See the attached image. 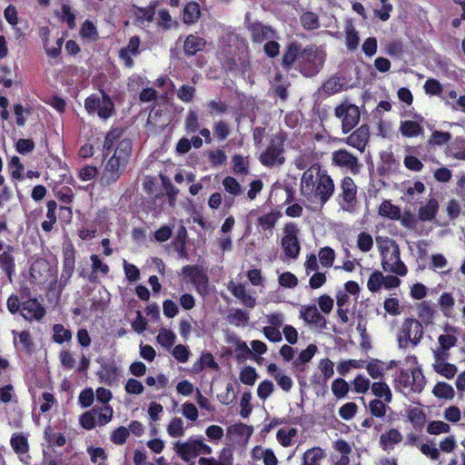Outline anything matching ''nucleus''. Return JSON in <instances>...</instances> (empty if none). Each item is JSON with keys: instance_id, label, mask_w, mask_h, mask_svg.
<instances>
[{"instance_id": "f257e3e1", "label": "nucleus", "mask_w": 465, "mask_h": 465, "mask_svg": "<svg viewBox=\"0 0 465 465\" xmlns=\"http://www.w3.org/2000/svg\"><path fill=\"white\" fill-rule=\"evenodd\" d=\"M300 190L307 202L316 205L314 208H322L333 195L335 185L331 176L321 170L320 165L313 164L303 173Z\"/></svg>"}, {"instance_id": "f03ea898", "label": "nucleus", "mask_w": 465, "mask_h": 465, "mask_svg": "<svg viewBox=\"0 0 465 465\" xmlns=\"http://www.w3.org/2000/svg\"><path fill=\"white\" fill-rule=\"evenodd\" d=\"M376 242L381 252L382 270L401 277L405 276L408 269L401 259L400 247L396 242L389 237L378 236Z\"/></svg>"}, {"instance_id": "7ed1b4c3", "label": "nucleus", "mask_w": 465, "mask_h": 465, "mask_svg": "<svg viewBox=\"0 0 465 465\" xmlns=\"http://www.w3.org/2000/svg\"><path fill=\"white\" fill-rule=\"evenodd\" d=\"M326 53L322 47L308 45L299 55V71L305 76L317 74L323 67Z\"/></svg>"}, {"instance_id": "20e7f679", "label": "nucleus", "mask_w": 465, "mask_h": 465, "mask_svg": "<svg viewBox=\"0 0 465 465\" xmlns=\"http://www.w3.org/2000/svg\"><path fill=\"white\" fill-rule=\"evenodd\" d=\"M394 381L395 389L405 396L421 392L425 385L424 376L420 370H412L411 372L401 371Z\"/></svg>"}, {"instance_id": "39448f33", "label": "nucleus", "mask_w": 465, "mask_h": 465, "mask_svg": "<svg viewBox=\"0 0 465 465\" xmlns=\"http://www.w3.org/2000/svg\"><path fill=\"white\" fill-rule=\"evenodd\" d=\"M173 450L184 461L195 459L201 454L210 455L212 448L205 444L202 438L190 437L185 441H176L173 444Z\"/></svg>"}, {"instance_id": "423d86ee", "label": "nucleus", "mask_w": 465, "mask_h": 465, "mask_svg": "<svg viewBox=\"0 0 465 465\" xmlns=\"http://www.w3.org/2000/svg\"><path fill=\"white\" fill-rule=\"evenodd\" d=\"M84 107L88 114H97L101 119L106 120L111 117L114 112V105L109 95L102 93L92 94L85 99Z\"/></svg>"}, {"instance_id": "0eeeda50", "label": "nucleus", "mask_w": 465, "mask_h": 465, "mask_svg": "<svg viewBox=\"0 0 465 465\" xmlns=\"http://www.w3.org/2000/svg\"><path fill=\"white\" fill-rule=\"evenodd\" d=\"M300 229L294 223H287L282 229L281 246L286 257L296 259L301 251V243L298 239Z\"/></svg>"}, {"instance_id": "6e6552de", "label": "nucleus", "mask_w": 465, "mask_h": 465, "mask_svg": "<svg viewBox=\"0 0 465 465\" xmlns=\"http://www.w3.org/2000/svg\"><path fill=\"white\" fill-rule=\"evenodd\" d=\"M423 337V327L420 321L408 318L401 326L398 336L399 345L401 348L408 346L409 342L416 346Z\"/></svg>"}, {"instance_id": "1a4fd4ad", "label": "nucleus", "mask_w": 465, "mask_h": 465, "mask_svg": "<svg viewBox=\"0 0 465 465\" xmlns=\"http://www.w3.org/2000/svg\"><path fill=\"white\" fill-rule=\"evenodd\" d=\"M284 140L282 136H274L271 139L270 143L260 156L261 163L268 167L273 165H282L285 162L283 153Z\"/></svg>"}, {"instance_id": "9d476101", "label": "nucleus", "mask_w": 465, "mask_h": 465, "mask_svg": "<svg viewBox=\"0 0 465 465\" xmlns=\"http://www.w3.org/2000/svg\"><path fill=\"white\" fill-rule=\"evenodd\" d=\"M341 193L339 203L341 209L347 213H353L357 204V186L351 177H344L340 184Z\"/></svg>"}, {"instance_id": "9b49d317", "label": "nucleus", "mask_w": 465, "mask_h": 465, "mask_svg": "<svg viewBox=\"0 0 465 465\" xmlns=\"http://www.w3.org/2000/svg\"><path fill=\"white\" fill-rule=\"evenodd\" d=\"M335 115L341 120L343 133H349L360 121V110L355 104L342 103L335 109Z\"/></svg>"}, {"instance_id": "f8f14e48", "label": "nucleus", "mask_w": 465, "mask_h": 465, "mask_svg": "<svg viewBox=\"0 0 465 465\" xmlns=\"http://www.w3.org/2000/svg\"><path fill=\"white\" fill-rule=\"evenodd\" d=\"M182 273L189 278L199 294L204 295L208 292V276L199 266L186 265L183 267Z\"/></svg>"}, {"instance_id": "ddd939ff", "label": "nucleus", "mask_w": 465, "mask_h": 465, "mask_svg": "<svg viewBox=\"0 0 465 465\" xmlns=\"http://www.w3.org/2000/svg\"><path fill=\"white\" fill-rule=\"evenodd\" d=\"M331 161L334 165L345 169L352 174L359 173L361 167L358 158L346 149L334 151L331 154Z\"/></svg>"}, {"instance_id": "4468645a", "label": "nucleus", "mask_w": 465, "mask_h": 465, "mask_svg": "<svg viewBox=\"0 0 465 465\" xmlns=\"http://www.w3.org/2000/svg\"><path fill=\"white\" fill-rule=\"evenodd\" d=\"M125 167L126 163L116 159V157H110L103 170L100 177V183L104 186H108L115 183L121 177Z\"/></svg>"}, {"instance_id": "2eb2a0df", "label": "nucleus", "mask_w": 465, "mask_h": 465, "mask_svg": "<svg viewBox=\"0 0 465 465\" xmlns=\"http://www.w3.org/2000/svg\"><path fill=\"white\" fill-rule=\"evenodd\" d=\"M227 290L246 308L253 309L256 304V297L247 289L245 284L231 280L226 284Z\"/></svg>"}, {"instance_id": "dca6fc26", "label": "nucleus", "mask_w": 465, "mask_h": 465, "mask_svg": "<svg viewBox=\"0 0 465 465\" xmlns=\"http://www.w3.org/2000/svg\"><path fill=\"white\" fill-rule=\"evenodd\" d=\"M300 318L308 324H313L320 329H326V319L320 313L315 305H303L300 310Z\"/></svg>"}, {"instance_id": "f3484780", "label": "nucleus", "mask_w": 465, "mask_h": 465, "mask_svg": "<svg viewBox=\"0 0 465 465\" xmlns=\"http://www.w3.org/2000/svg\"><path fill=\"white\" fill-rule=\"evenodd\" d=\"M21 314L27 321H40L45 315V309L35 299H29L21 304Z\"/></svg>"}, {"instance_id": "a211bd4d", "label": "nucleus", "mask_w": 465, "mask_h": 465, "mask_svg": "<svg viewBox=\"0 0 465 465\" xmlns=\"http://www.w3.org/2000/svg\"><path fill=\"white\" fill-rule=\"evenodd\" d=\"M370 131L367 125H361L358 129H356L353 133H351L345 140V143L358 149L361 153H362L365 149V146L369 141Z\"/></svg>"}, {"instance_id": "6ab92c4d", "label": "nucleus", "mask_w": 465, "mask_h": 465, "mask_svg": "<svg viewBox=\"0 0 465 465\" xmlns=\"http://www.w3.org/2000/svg\"><path fill=\"white\" fill-rule=\"evenodd\" d=\"M64 262L63 271L61 273L60 282L66 285L69 282L74 271L75 263V252L73 247H66L64 249Z\"/></svg>"}, {"instance_id": "aec40b11", "label": "nucleus", "mask_w": 465, "mask_h": 465, "mask_svg": "<svg viewBox=\"0 0 465 465\" xmlns=\"http://www.w3.org/2000/svg\"><path fill=\"white\" fill-rule=\"evenodd\" d=\"M252 38L255 43H262L274 39L276 32L270 26L262 23H253L249 26Z\"/></svg>"}, {"instance_id": "412c9836", "label": "nucleus", "mask_w": 465, "mask_h": 465, "mask_svg": "<svg viewBox=\"0 0 465 465\" xmlns=\"http://www.w3.org/2000/svg\"><path fill=\"white\" fill-rule=\"evenodd\" d=\"M443 330L444 333L438 337L439 347L450 350L454 347L458 341L457 334H459V329L450 324H446Z\"/></svg>"}, {"instance_id": "4be33fe9", "label": "nucleus", "mask_w": 465, "mask_h": 465, "mask_svg": "<svg viewBox=\"0 0 465 465\" xmlns=\"http://www.w3.org/2000/svg\"><path fill=\"white\" fill-rule=\"evenodd\" d=\"M252 458L254 460H262L263 465H278L279 461L272 449L255 446L252 450Z\"/></svg>"}, {"instance_id": "5701e85b", "label": "nucleus", "mask_w": 465, "mask_h": 465, "mask_svg": "<svg viewBox=\"0 0 465 465\" xmlns=\"http://www.w3.org/2000/svg\"><path fill=\"white\" fill-rule=\"evenodd\" d=\"M402 434L396 429H391L380 437V445L385 451H389L402 440Z\"/></svg>"}, {"instance_id": "b1692460", "label": "nucleus", "mask_w": 465, "mask_h": 465, "mask_svg": "<svg viewBox=\"0 0 465 465\" xmlns=\"http://www.w3.org/2000/svg\"><path fill=\"white\" fill-rule=\"evenodd\" d=\"M416 309L417 316L419 318L418 321H420L421 324L428 326L432 323L436 311L430 302L423 301L417 304Z\"/></svg>"}, {"instance_id": "393cba45", "label": "nucleus", "mask_w": 465, "mask_h": 465, "mask_svg": "<svg viewBox=\"0 0 465 465\" xmlns=\"http://www.w3.org/2000/svg\"><path fill=\"white\" fill-rule=\"evenodd\" d=\"M233 457L231 450L223 449L218 459L202 457L198 460L199 465H232Z\"/></svg>"}, {"instance_id": "a878e982", "label": "nucleus", "mask_w": 465, "mask_h": 465, "mask_svg": "<svg viewBox=\"0 0 465 465\" xmlns=\"http://www.w3.org/2000/svg\"><path fill=\"white\" fill-rule=\"evenodd\" d=\"M94 420L99 426L107 424L113 416V408L109 405H103L101 407L95 405L89 411Z\"/></svg>"}, {"instance_id": "bb28decb", "label": "nucleus", "mask_w": 465, "mask_h": 465, "mask_svg": "<svg viewBox=\"0 0 465 465\" xmlns=\"http://www.w3.org/2000/svg\"><path fill=\"white\" fill-rule=\"evenodd\" d=\"M399 130L402 136L411 138L417 137L423 134V127L415 121L406 120L401 121L400 124Z\"/></svg>"}, {"instance_id": "cd10ccee", "label": "nucleus", "mask_w": 465, "mask_h": 465, "mask_svg": "<svg viewBox=\"0 0 465 465\" xmlns=\"http://www.w3.org/2000/svg\"><path fill=\"white\" fill-rule=\"evenodd\" d=\"M131 152L132 141L128 138H123L117 142L114 153L112 157H116V159L127 164Z\"/></svg>"}, {"instance_id": "c85d7f7f", "label": "nucleus", "mask_w": 465, "mask_h": 465, "mask_svg": "<svg viewBox=\"0 0 465 465\" xmlns=\"http://www.w3.org/2000/svg\"><path fill=\"white\" fill-rule=\"evenodd\" d=\"M204 45V39L190 35L184 41L183 50L187 55H194L197 52L201 51Z\"/></svg>"}, {"instance_id": "c756f323", "label": "nucleus", "mask_w": 465, "mask_h": 465, "mask_svg": "<svg viewBox=\"0 0 465 465\" xmlns=\"http://www.w3.org/2000/svg\"><path fill=\"white\" fill-rule=\"evenodd\" d=\"M371 392L377 399L384 401L386 403H391L392 401V393L389 385L384 381H375L371 384Z\"/></svg>"}, {"instance_id": "7c9ffc66", "label": "nucleus", "mask_w": 465, "mask_h": 465, "mask_svg": "<svg viewBox=\"0 0 465 465\" xmlns=\"http://www.w3.org/2000/svg\"><path fill=\"white\" fill-rule=\"evenodd\" d=\"M301 54L300 46L292 43L288 45L286 52L282 57V65L286 69H289L292 66V64L297 62V66L299 67V55Z\"/></svg>"}, {"instance_id": "2f4dec72", "label": "nucleus", "mask_w": 465, "mask_h": 465, "mask_svg": "<svg viewBox=\"0 0 465 465\" xmlns=\"http://www.w3.org/2000/svg\"><path fill=\"white\" fill-rule=\"evenodd\" d=\"M280 217L281 213L279 212L274 211L270 212L264 215H262L258 218V227L263 232L272 231L274 228Z\"/></svg>"}, {"instance_id": "473e14b6", "label": "nucleus", "mask_w": 465, "mask_h": 465, "mask_svg": "<svg viewBox=\"0 0 465 465\" xmlns=\"http://www.w3.org/2000/svg\"><path fill=\"white\" fill-rule=\"evenodd\" d=\"M438 207H439V204L435 199L429 200L428 203L424 206H421L419 209V213H418L419 219L420 221H424V222L431 221L432 219H434V217L438 212Z\"/></svg>"}, {"instance_id": "72a5a7b5", "label": "nucleus", "mask_w": 465, "mask_h": 465, "mask_svg": "<svg viewBox=\"0 0 465 465\" xmlns=\"http://www.w3.org/2000/svg\"><path fill=\"white\" fill-rule=\"evenodd\" d=\"M297 434L296 428H281L276 433V439L282 447L287 448L292 445V440Z\"/></svg>"}, {"instance_id": "f704fd0d", "label": "nucleus", "mask_w": 465, "mask_h": 465, "mask_svg": "<svg viewBox=\"0 0 465 465\" xmlns=\"http://www.w3.org/2000/svg\"><path fill=\"white\" fill-rule=\"evenodd\" d=\"M324 458V452L321 448H312L303 454V465H321V460Z\"/></svg>"}, {"instance_id": "c9c22d12", "label": "nucleus", "mask_w": 465, "mask_h": 465, "mask_svg": "<svg viewBox=\"0 0 465 465\" xmlns=\"http://www.w3.org/2000/svg\"><path fill=\"white\" fill-rule=\"evenodd\" d=\"M379 214L391 220H399L401 217V209L392 204L391 201H384L379 207Z\"/></svg>"}, {"instance_id": "e433bc0d", "label": "nucleus", "mask_w": 465, "mask_h": 465, "mask_svg": "<svg viewBox=\"0 0 465 465\" xmlns=\"http://www.w3.org/2000/svg\"><path fill=\"white\" fill-rule=\"evenodd\" d=\"M227 341L233 343L235 346L238 359H247V357L252 354V351L249 349L247 343L240 340L237 336L233 334L229 335Z\"/></svg>"}, {"instance_id": "4c0bfd02", "label": "nucleus", "mask_w": 465, "mask_h": 465, "mask_svg": "<svg viewBox=\"0 0 465 465\" xmlns=\"http://www.w3.org/2000/svg\"><path fill=\"white\" fill-rule=\"evenodd\" d=\"M72 337V331L65 329L63 324H54L53 326V340L54 342L62 344L64 341H70Z\"/></svg>"}, {"instance_id": "58836bf2", "label": "nucleus", "mask_w": 465, "mask_h": 465, "mask_svg": "<svg viewBox=\"0 0 465 465\" xmlns=\"http://www.w3.org/2000/svg\"><path fill=\"white\" fill-rule=\"evenodd\" d=\"M167 433L173 438H178L184 435V422L181 418H173L166 428Z\"/></svg>"}, {"instance_id": "ea45409f", "label": "nucleus", "mask_w": 465, "mask_h": 465, "mask_svg": "<svg viewBox=\"0 0 465 465\" xmlns=\"http://www.w3.org/2000/svg\"><path fill=\"white\" fill-rule=\"evenodd\" d=\"M433 394L440 399H452L455 396V391L451 385L446 382H438L433 388Z\"/></svg>"}, {"instance_id": "a19ab883", "label": "nucleus", "mask_w": 465, "mask_h": 465, "mask_svg": "<svg viewBox=\"0 0 465 465\" xmlns=\"http://www.w3.org/2000/svg\"><path fill=\"white\" fill-rule=\"evenodd\" d=\"M223 186L228 193L233 196H240L243 193L242 185L232 176H227L223 180Z\"/></svg>"}, {"instance_id": "79ce46f5", "label": "nucleus", "mask_w": 465, "mask_h": 465, "mask_svg": "<svg viewBox=\"0 0 465 465\" xmlns=\"http://www.w3.org/2000/svg\"><path fill=\"white\" fill-rule=\"evenodd\" d=\"M432 367L438 374L449 380L452 379L458 371V368L448 361L440 364H432Z\"/></svg>"}, {"instance_id": "37998d69", "label": "nucleus", "mask_w": 465, "mask_h": 465, "mask_svg": "<svg viewBox=\"0 0 465 465\" xmlns=\"http://www.w3.org/2000/svg\"><path fill=\"white\" fill-rule=\"evenodd\" d=\"M200 16V7L195 2L188 3L183 11V20L186 24L194 23Z\"/></svg>"}, {"instance_id": "c03bdc74", "label": "nucleus", "mask_w": 465, "mask_h": 465, "mask_svg": "<svg viewBox=\"0 0 465 465\" xmlns=\"http://www.w3.org/2000/svg\"><path fill=\"white\" fill-rule=\"evenodd\" d=\"M439 305L446 317H450L454 306V298L449 292H443L439 298Z\"/></svg>"}, {"instance_id": "a18cd8bd", "label": "nucleus", "mask_w": 465, "mask_h": 465, "mask_svg": "<svg viewBox=\"0 0 465 465\" xmlns=\"http://www.w3.org/2000/svg\"><path fill=\"white\" fill-rule=\"evenodd\" d=\"M345 42L347 48L351 51L356 50L360 44V37L358 35V32L354 29V27L351 25H349L345 28Z\"/></svg>"}, {"instance_id": "49530a36", "label": "nucleus", "mask_w": 465, "mask_h": 465, "mask_svg": "<svg viewBox=\"0 0 465 465\" xmlns=\"http://www.w3.org/2000/svg\"><path fill=\"white\" fill-rule=\"evenodd\" d=\"M318 348L315 344H310L305 350L299 353L298 358L294 361L293 364L297 367L304 365L309 362L317 352Z\"/></svg>"}, {"instance_id": "de8ad7c7", "label": "nucleus", "mask_w": 465, "mask_h": 465, "mask_svg": "<svg viewBox=\"0 0 465 465\" xmlns=\"http://www.w3.org/2000/svg\"><path fill=\"white\" fill-rule=\"evenodd\" d=\"M11 446L17 454H25L28 451L27 439L21 434H14L11 438Z\"/></svg>"}, {"instance_id": "09e8293b", "label": "nucleus", "mask_w": 465, "mask_h": 465, "mask_svg": "<svg viewBox=\"0 0 465 465\" xmlns=\"http://www.w3.org/2000/svg\"><path fill=\"white\" fill-rule=\"evenodd\" d=\"M450 426L442 420H432L428 423L427 432L430 435L449 433Z\"/></svg>"}, {"instance_id": "8fccbe9b", "label": "nucleus", "mask_w": 465, "mask_h": 465, "mask_svg": "<svg viewBox=\"0 0 465 465\" xmlns=\"http://www.w3.org/2000/svg\"><path fill=\"white\" fill-rule=\"evenodd\" d=\"M383 286V273L380 271L373 272L367 282V288L371 292H379Z\"/></svg>"}, {"instance_id": "3c124183", "label": "nucleus", "mask_w": 465, "mask_h": 465, "mask_svg": "<svg viewBox=\"0 0 465 465\" xmlns=\"http://www.w3.org/2000/svg\"><path fill=\"white\" fill-rule=\"evenodd\" d=\"M331 391L335 397L344 398L349 392V384L345 380L338 378L332 381Z\"/></svg>"}, {"instance_id": "603ef678", "label": "nucleus", "mask_w": 465, "mask_h": 465, "mask_svg": "<svg viewBox=\"0 0 465 465\" xmlns=\"http://www.w3.org/2000/svg\"><path fill=\"white\" fill-rule=\"evenodd\" d=\"M387 403L380 399H374L369 403V410L371 415L382 418L386 414V411L388 409Z\"/></svg>"}, {"instance_id": "864d4df0", "label": "nucleus", "mask_w": 465, "mask_h": 465, "mask_svg": "<svg viewBox=\"0 0 465 465\" xmlns=\"http://www.w3.org/2000/svg\"><path fill=\"white\" fill-rule=\"evenodd\" d=\"M0 267L5 272L8 278L11 280V275L15 268L14 257L8 252L0 253Z\"/></svg>"}, {"instance_id": "5fc2aeb1", "label": "nucleus", "mask_w": 465, "mask_h": 465, "mask_svg": "<svg viewBox=\"0 0 465 465\" xmlns=\"http://www.w3.org/2000/svg\"><path fill=\"white\" fill-rule=\"evenodd\" d=\"M258 378L256 370L253 367H244L239 375L240 381L246 385H253Z\"/></svg>"}, {"instance_id": "6e6d98bb", "label": "nucleus", "mask_w": 465, "mask_h": 465, "mask_svg": "<svg viewBox=\"0 0 465 465\" xmlns=\"http://www.w3.org/2000/svg\"><path fill=\"white\" fill-rule=\"evenodd\" d=\"M351 384L357 393H366L371 388L370 380L361 374L357 375Z\"/></svg>"}, {"instance_id": "4d7b16f0", "label": "nucleus", "mask_w": 465, "mask_h": 465, "mask_svg": "<svg viewBox=\"0 0 465 465\" xmlns=\"http://www.w3.org/2000/svg\"><path fill=\"white\" fill-rule=\"evenodd\" d=\"M451 139V134L448 132L433 131L430 139L429 143L431 145H445Z\"/></svg>"}, {"instance_id": "13d9d810", "label": "nucleus", "mask_w": 465, "mask_h": 465, "mask_svg": "<svg viewBox=\"0 0 465 465\" xmlns=\"http://www.w3.org/2000/svg\"><path fill=\"white\" fill-rule=\"evenodd\" d=\"M373 246L372 236L365 232L359 233L357 237V247L363 252H368Z\"/></svg>"}, {"instance_id": "bf43d9fd", "label": "nucleus", "mask_w": 465, "mask_h": 465, "mask_svg": "<svg viewBox=\"0 0 465 465\" xmlns=\"http://www.w3.org/2000/svg\"><path fill=\"white\" fill-rule=\"evenodd\" d=\"M229 321L235 326H244L249 322V314L242 309H236L229 315Z\"/></svg>"}, {"instance_id": "052dcab7", "label": "nucleus", "mask_w": 465, "mask_h": 465, "mask_svg": "<svg viewBox=\"0 0 465 465\" xmlns=\"http://www.w3.org/2000/svg\"><path fill=\"white\" fill-rule=\"evenodd\" d=\"M157 341L165 348H170L175 341V334L167 329H161L157 335Z\"/></svg>"}, {"instance_id": "680f3d73", "label": "nucleus", "mask_w": 465, "mask_h": 465, "mask_svg": "<svg viewBox=\"0 0 465 465\" xmlns=\"http://www.w3.org/2000/svg\"><path fill=\"white\" fill-rule=\"evenodd\" d=\"M408 420L413 424L414 427H421L426 422L425 413L418 408L411 409L408 411Z\"/></svg>"}, {"instance_id": "e2e57ef3", "label": "nucleus", "mask_w": 465, "mask_h": 465, "mask_svg": "<svg viewBox=\"0 0 465 465\" xmlns=\"http://www.w3.org/2000/svg\"><path fill=\"white\" fill-rule=\"evenodd\" d=\"M213 129L214 135L218 138L219 141H224L231 134V128L229 124L224 121L216 122L213 124Z\"/></svg>"}, {"instance_id": "0e129e2a", "label": "nucleus", "mask_w": 465, "mask_h": 465, "mask_svg": "<svg viewBox=\"0 0 465 465\" xmlns=\"http://www.w3.org/2000/svg\"><path fill=\"white\" fill-rule=\"evenodd\" d=\"M274 389L275 387L272 381H262L258 385L257 395L261 400L265 401L274 391Z\"/></svg>"}, {"instance_id": "69168bd1", "label": "nucleus", "mask_w": 465, "mask_h": 465, "mask_svg": "<svg viewBox=\"0 0 465 465\" xmlns=\"http://www.w3.org/2000/svg\"><path fill=\"white\" fill-rule=\"evenodd\" d=\"M335 258L334 251L330 247H323L319 252V260L322 266L331 267Z\"/></svg>"}, {"instance_id": "338daca9", "label": "nucleus", "mask_w": 465, "mask_h": 465, "mask_svg": "<svg viewBox=\"0 0 465 465\" xmlns=\"http://www.w3.org/2000/svg\"><path fill=\"white\" fill-rule=\"evenodd\" d=\"M342 84L337 77L328 79L322 85V90L325 94L331 95L339 93L341 90Z\"/></svg>"}, {"instance_id": "774afa93", "label": "nucleus", "mask_w": 465, "mask_h": 465, "mask_svg": "<svg viewBox=\"0 0 465 465\" xmlns=\"http://www.w3.org/2000/svg\"><path fill=\"white\" fill-rule=\"evenodd\" d=\"M59 360L62 367L65 370H73L76 365L73 353L66 350H62L59 352Z\"/></svg>"}]
</instances>
